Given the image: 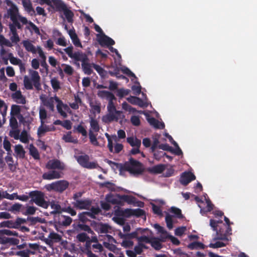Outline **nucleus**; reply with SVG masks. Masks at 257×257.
<instances>
[{"label": "nucleus", "mask_w": 257, "mask_h": 257, "mask_svg": "<svg viewBox=\"0 0 257 257\" xmlns=\"http://www.w3.org/2000/svg\"><path fill=\"white\" fill-rule=\"evenodd\" d=\"M134 242L127 239H123L121 245L125 248H130L133 246Z\"/></svg>", "instance_id": "obj_60"}, {"label": "nucleus", "mask_w": 257, "mask_h": 257, "mask_svg": "<svg viewBox=\"0 0 257 257\" xmlns=\"http://www.w3.org/2000/svg\"><path fill=\"white\" fill-rule=\"evenodd\" d=\"M99 185L100 187L103 188L105 187L107 188L109 190L111 191H115V185L114 183L110 182L109 181H106L103 183H100Z\"/></svg>", "instance_id": "obj_38"}, {"label": "nucleus", "mask_w": 257, "mask_h": 257, "mask_svg": "<svg viewBox=\"0 0 257 257\" xmlns=\"http://www.w3.org/2000/svg\"><path fill=\"white\" fill-rule=\"evenodd\" d=\"M107 109L108 112L109 113H113L118 115H122V112L121 111L116 110L113 102H108Z\"/></svg>", "instance_id": "obj_37"}, {"label": "nucleus", "mask_w": 257, "mask_h": 257, "mask_svg": "<svg viewBox=\"0 0 257 257\" xmlns=\"http://www.w3.org/2000/svg\"><path fill=\"white\" fill-rule=\"evenodd\" d=\"M73 47L72 46H70L64 49V51L68 55V56L71 59L74 60L76 61H81L82 63L83 61H88L89 58L87 55L81 51H76L75 52H73Z\"/></svg>", "instance_id": "obj_6"}, {"label": "nucleus", "mask_w": 257, "mask_h": 257, "mask_svg": "<svg viewBox=\"0 0 257 257\" xmlns=\"http://www.w3.org/2000/svg\"><path fill=\"white\" fill-rule=\"evenodd\" d=\"M170 212L173 213L175 216L179 219L183 218V215L182 214L181 210L175 207H172L170 208Z\"/></svg>", "instance_id": "obj_45"}, {"label": "nucleus", "mask_w": 257, "mask_h": 257, "mask_svg": "<svg viewBox=\"0 0 257 257\" xmlns=\"http://www.w3.org/2000/svg\"><path fill=\"white\" fill-rule=\"evenodd\" d=\"M76 239L80 242H84L88 239H89V236L86 232H80L76 237Z\"/></svg>", "instance_id": "obj_44"}, {"label": "nucleus", "mask_w": 257, "mask_h": 257, "mask_svg": "<svg viewBox=\"0 0 257 257\" xmlns=\"http://www.w3.org/2000/svg\"><path fill=\"white\" fill-rule=\"evenodd\" d=\"M29 195L23 194L17 196V199L22 201L26 202L30 198H31V201L35 203L37 206L47 209L49 206V203L45 199V194L44 192L39 190L30 191Z\"/></svg>", "instance_id": "obj_1"}, {"label": "nucleus", "mask_w": 257, "mask_h": 257, "mask_svg": "<svg viewBox=\"0 0 257 257\" xmlns=\"http://www.w3.org/2000/svg\"><path fill=\"white\" fill-rule=\"evenodd\" d=\"M13 46L10 40L6 39L3 35L0 34V46L1 47H4V46L12 47Z\"/></svg>", "instance_id": "obj_39"}, {"label": "nucleus", "mask_w": 257, "mask_h": 257, "mask_svg": "<svg viewBox=\"0 0 257 257\" xmlns=\"http://www.w3.org/2000/svg\"><path fill=\"white\" fill-rule=\"evenodd\" d=\"M89 138L91 143L94 146H98V142L97 140L96 135L91 131H89Z\"/></svg>", "instance_id": "obj_52"}, {"label": "nucleus", "mask_w": 257, "mask_h": 257, "mask_svg": "<svg viewBox=\"0 0 257 257\" xmlns=\"http://www.w3.org/2000/svg\"><path fill=\"white\" fill-rule=\"evenodd\" d=\"M105 199L107 202L111 203L112 204H116L118 203V200L111 194L106 195Z\"/></svg>", "instance_id": "obj_55"}, {"label": "nucleus", "mask_w": 257, "mask_h": 257, "mask_svg": "<svg viewBox=\"0 0 257 257\" xmlns=\"http://www.w3.org/2000/svg\"><path fill=\"white\" fill-rule=\"evenodd\" d=\"M21 110L20 106L16 104L12 105L11 106V116H18L19 119H20L19 116H20V117L22 118L23 116L20 113Z\"/></svg>", "instance_id": "obj_25"}, {"label": "nucleus", "mask_w": 257, "mask_h": 257, "mask_svg": "<svg viewBox=\"0 0 257 257\" xmlns=\"http://www.w3.org/2000/svg\"><path fill=\"white\" fill-rule=\"evenodd\" d=\"M24 85L27 90H32L33 85L37 90H41V77L36 71H32L31 78L26 75L24 77Z\"/></svg>", "instance_id": "obj_5"}, {"label": "nucleus", "mask_w": 257, "mask_h": 257, "mask_svg": "<svg viewBox=\"0 0 257 257\" xmlns=\"http://www.w3.org/2000/svg\"><path fill=\"white\" fill-rule=\"evenodd\" d=\"M15 154L16 157L20 159H23L25 158L26 151H25L22 145L19 144L15 146Z\"/></svg>", "instance_id": "obj_16"}, {"label": "nucleus", "mask_w": 257, "mask_h": 257, "mask_svg": "<svg viewBox=\"0 0 257 257\" xmlns=\"http://www.w3.org/2000/svg\"><path fill=\"white\" fill-rule=\"evenodd\" d=\"M49 203V205H50L51 208L53 209L52 211L51 212V214H60L62 211L61 206L58 204V202H56L55 201H52L50 202L48 201Z\"/></svg>", "instance_id": "obj_21"}, {"label": "nucleus", "mask_w": 257, "mask_h": 257, "mask_svg": "<svg viewBox=\"0 0 257 257\" xmlns=\"http://www.w3.org/2000/svg\"><path fill=\"white\" fill-rule=\"evenodd\" d=\"M92 67L101 76L104 77L106 74V71L99 65L92 63Z\"/></svg>", "instance_id": "obj_42"}, {"label": "nucleus", "mask_w": 257, "mask_h": 257, "mask_svg": "<svg viewBox=\"0 0 257 257\" xmlns=\"http://www.w3.org/2000/svg\"><path fill=\"white\" fill-rule=\"evenodd\" d=\"M22 2L26 11H27L28 13H35V11L33 8L32 4L30 0H22Z\"/></svg>", "instance_id": "obj_34"}, {"label": "nucleus", "mask_w": 257, "mask_h": 257, "mask_svg": "<svg viewBox=\"0 0 257 257\" xmlns=\"http://www.w3.org/2000/svg\"><path fill=\"white\" fill-rule=\"evenodd\" d=\"M1 227H8L10 228H15L16 226L14 221L13 220L4 221L0 223Z\"/></svg>", "instance_id": "obj_48"}, {"label": "nucleus", "mask_w": 257, "mask_h": 257, "mask_svg": "<svg viewBox=\"0 0 257 257\" xmlns=\"http://www.w3.org/2000/svg\"><path fill=\"white\" fill-rule=\"evenodd\" d=\"M75 158L78 164L83 168L93 169L99 167L96 162H89L90 158L88 155L84 154V155L78 156H75Z\"/></svg>", "instance_id": "obj_7"}, {"label": "nucleus", "mask_w": 257, "mask_h": 257, "mask_svg": "<svg viewBox=\"0 0 257 257\" xmlns=\"http://www.w3.org/2000/svg\"><path fill=\"white\" fill-rule=\"evenodd\" d=\"M44 105L47 107L50 110L53 111L54 108L53 98L51 97L49 99L46 100L44 103Z\"/></svg>", "instance_id": "obj_58"}, {"label": "nucleus", "mask_w": 257, "mask_h": 257, "mask_svg": "<svg viewBox=\"0 0 257 257\" xmlns=\"http://www.w3.org/2000/svg\"><path fill=\"white\" fill-rule=\"evenodd\" d=\"M128 212H130V214L135 215L137 217H141L144 215H145V211L140 208H137L135 209H127L126 210Z\"/></svg>", "instance_id": "obj_35"}, {"label": "nucleus", "mask_w": 257, "mask_h": 257, "mask_svg": "<svg viewBox=\"0 0 257 257\" xmlns=\"http://www.w3.org/2000/svg\"><path fill=\"white\" fill-rule=\"evenodd\" d=\"M122 198L124 201L130 204L135 203L136 200L135 197L128 195H124Z\"/></svg>", "instance_id": "obj_64"}, {"label": "nucleus", "mask_w": 257, "mask_h": 257, "mask_svg": "<svg viewBox=\"0 0 257 257\" xmlns=\"http://www.w3.org/2000/svg\"><path fill=\"white\" fill-rule=\"evenodd\" d=\"M9 27L12 34H18L17 29L22 30L23 27L20 21H17V23L15 24L14 22L10 23Z\"/></svg>", "instance_id": "obj_26"}, {"label": "nucleus", "mask_w": 257, "mask_h": 257, "mask_svg": "<svg viewBox=\"0 0 257 257\" xmlns=\"http://www.w3.org/2000/svg\"><path fill=\"white\" fill-rule=\"evenodd\" d=\"M61 177V174L59 172L53 170L47 173H45L43 175V178L46 180H52L55 179H59Z\"/></svg>", "instance_id": "obj_17"}, {"label": "nucleus", "mask_w": 257, "mask_h": 257, "mask_svg": "<svg viewBox=\"0 0 257 257\" xmlns=\"http://www.w3.org/2000/svg\"><path fill=\"white\" fill-rule=\"evenodd\" d=\"M8 14L10 16L11 21L12 22H14L15 24L17 23V21H20L23 25L28 24L36 34H40L38 27L32 22L28 21L26 17L19 14L18 9L15 5L13 4L11 6L10 8L8 10Z\"/></svg>", "instance_id": "obj_2"}, {"label": "nucleus", "mask_w": 257, "mask_h": 257, "mask_svg": "<svg viewBox=\"0 0 257 257\" xmlns=\"http://www.w3.org/2000/svg\"><path fill=\"white\" fill-rule=\"evenodd\" d=\"M81 66L85 74L90 75L92 73L93 70L91 68L92 67V63H88V61H83L81 64Z\"/></svg>", "instance_id": "obj_23"}, {"label": "nucleus", "mask_w": 257, "mask_h": 257, "mask_svg": "<svg viewBox=\"0 0 257 257\" xmlns=\"http://www.w3.org/2000/svg\"><path fill=\"white\" fill-rule=\"evenodd\" d=\"M43 124H41V125L38 129L37 134L39 137H41L42 136L44 135L45 133L51 131L48 126L45 125L43 126Z\"/></svg>", "instance_id": "obj_47"}, {"label": "nucleus", "mask_w": 257, "mask_h": 257, "mask_svg": "<svg viewBox=\"0 0 257 257\" xmlns=\"http://www.w3.org/2000/svg\"><path fill=\"white\" fill-rule=\"evenodd\" d=\"M51 84L54 90L57 91L60 89V82L56 78H53L51 80Z\"/></svg>", "instance_id": "obj_59"}, {"label": "nucleus", "mask_w": 257, "mask_h": 257, "mask_svg": "<svg viewBox=\"0 0 257 257\" xmlns=\"http://www.w3.org/2000/svg\"><path fill=\"white\" fill-rule=\"evenodd\" d=\"M68 186L69 183L68 181L65 180L58 181L50 184L48 189L62 192L68 187Z\"/></svg>", "instance_id": "obj_9"}, {"label": "nucleus", "mask_w": 257, "mask_h": 257, "mask_svg": "<svg viewBox=\"0 0 257 257\" xmlns=\"http://www.w3.org/2000/svg\"><path fill=\"white\" fill-rule=\"evenodd\" d=\"M8 57L11 63L13 65H18L22 61L20 59L14 57L13 54L12 53H10L8 54Z\"/></svg>", "instance_id": "obj_51"}, {"label": "nucleus", "mask_w": 257, "mask_h": 257, "mask_svg": "<svg viewBox=\"0 0 257 257\" xmlns=\"http://www.w3.org/2000/svg\"><path fill=\"white\" fill-rule=\"evenodd\" d=\"M55 100L58 102L57 105V109L58 112L64 117H66L67 116V113L63 110L62 106H63V103L62 101L59 99V98L57 96L55 97Z\"/></svg>", "instance_id": "obj_31"}, {"label": "nucleus", "mask_w": 257, "mask_h": 257, "mask_svg": "<svg viewBox=\"0 0 257 257\" xmlns=\"http://www.w3.org/2000/svg\"><path fill=\"white\" fill-rule=\"evenodd\" d=\"M10 126L13 130L17 129L18 127V123L16 116H11L10 119Z\"/></svg>", "instance_id": "obj_54"}, {"label": "nucleus", "mask_w": 257, "mask_h": 257, "mask_svg": "<svg viewBox=\"0 0 257 257\" xmlns=\"http://www.w3.org/2000/svg\"><path fill=\"white\" fill-rule=\"evenodd\" d=\"M138 233L137 231H135L134 232H132L130 233H122L121 232H119L118 234L120 238L122 239H131L133 238H138Z\"/></svg>", "instance_id": "obj_28"}, {"label": "nucleus", "mask_w": 257, "mask_h": 257, "mask_svg": "<svg viewBox=\"0 0 257 257\" xmlns=\"http://www.w3.org/2000/svg\"><path fill=\"white\" fill-rule=\"evenodd\" d=\"M165 165L163 164H159L154 166L149 169V172L153 174H160L165 170Z\"/></svg>", "instance_id": "obj_27"}, {"label": "nucleus", "mask_w": 257, "mask_h": 257, "mask_svg": "<svg viewBox=\"0 0 257 257\" xmlns=\"http://www.w3.org/2000/svg\"><path fill=\"white\" fill-rule=\"evenodd\" d=\"M187 247L190 249H204L205 245L200 242L194 241L189 243Z\"/></svg>", "instance_id": "obj_36"}, {"label": "nucleus", "mask_w": 257, "mask_h": 257, "mask_svg": "<svg viewBox=\"0 0 257 257\" xmlns=\"http://www.w3.org/2000/svg\"><path fill=\"white\" fill-rule=\"evenodd\" d=\"M120 170L128 171L134 175L142 174L144 170L142 163L133 158H131L128 162H126L123 165H121Z\"/></svg>", "instance_id": "obj_4"}, {"label": "nucleus", "mask_w": 257, "mask_h": 257, "mask_svg": "<svg viewBox=\"0 0 257 257\" xmlns=\"http://www.w3.org/2000/svg\"><path fill=\"white\" fill-rule=\"evenodd\" d=\"M30 253L34 254V252L31 251L30 250H21L17 251L16 254L21 257H29Z\"/></svg>", "instance_id": "obj_61"}, {"label": "nucleus", "mask_w": 257, "mask_h": 257, "mask_svg": "<svg viewBox=\"0 0 257 257\" xmlns=\"http://www.w3.org/2000/svg\"><path fill=\"white\" fill-rule=\"evenodd\" d=\"M69 35L73 43V44L77 47L82 48V45L79 39L77 34H76L74 30H70L69 31Z\"/></svg>", "instance_id": "obj_20"}, {"label": "nucleus", "mask_w": 257, "mask_h": 257, "mask_svg": "<svg viewBox=\"0 0 257 257\" xmlns=\"http://www.w3.org/2000/svg\"><path fill=\"white\" fill-rule=\"evenodd\" d=\"M46 167L49 170L58 169L64 170L65 168L64 164L58 159L49 160L46 165Z\"/></svg>", "instance_id": "obj_11"}, {"label": "nucleus", "mask_w": 257, "mask_h": 257, "mask_svg": "<svg viewBox=\"0 0 257 257\" xmlns=\"http://www.w3.org/2000/svg\"><path fill=\"white\" fill-rule=\"evenodd\" d=\"M97 41L101 46H111L115 44L114 41L108 36L103 33L101 35H97Z\"/></svg>", "instance_id": "obj_12"}, {"label": "nucleus", "mask_w": 257, "mask_h": 257, "mask_svg": "<svg viewBox=\"0 0 257 257\" xmlns=\"http://www.w3.org/2000/svg\"><path fill=\"white\" fill-rule=\"evenodd\" d=\"M195 176L192 172H185L181 174L180 182L181 184L186 186L192 181L195 180Z\"/></svg>", "instance_id": "obj_13"}, {"label": "nucleus", "mask_w": 257, "mask_h": 257, "mask_svg": "<svg viewBox=\"0 0 257 257\" xmlns=\"http://www.w3.org/2000/svg\"><path fill=\"white\" fill-rule=\"evenodd\" d=\"M73 226L75 231L77 232H80L81 231H84L86 232V233H88L89 234H93L94 233L90 227L85 223H78L77 224H74Z\"/></svg>", "instance_id": "obj_15"}, {"label": "nucleus", "mask_w": 257, "mask_h": 257, "mask_svg": "<svg viewBox=\"0 0 257 257\" xmlns=\"http://www.w3.org/2000/svg\"><path fill=\"white\" fill-rule=\"evenodd\" d=\"M75 130H76L78 133L81 134L83 136L86 137L87 136V131L84 127L81 124L78 125L76 127H74Z\"/></svg>", "instance_id": "obj_53"}, {"label": "nucleus", "mask_w": 257, "mask_h": 257, "mask_svg": "<svg viewBox=\"0 0 257 257\" xmlns=\"http://www.w3.org/2000/svg\"><path fill=\"white\" fill-rule=\"evenodd\" d=\"M110 229L111 227L108 224L100 222L96 225L95 230L98 233H107Z\"/></svg>", "instance_id": "obj_19"}, {"label": "nucleus", "mask_w": 257, "mask_h": 257, "mask_svg": "<svg viewBox=\"0 0 257 257\" xmlns=\"http://www.w3.org/2000/svg\"><path fill=\"white\" fill-rule=\"evenodd\" d=\"M4 148L7 152L8 155H11L12 154V150L11 149L12 145L10 141L5 138L3 142Z\"/></svg>", "instance_id": "obj_43"}, {"label": "nucleus", "mask_w": 257, "mask_h": 257, "mask_svg": "<svg viewBox=\"0 0 257 257\" xmlns=\"http://www.w3.org/2000/svg\"><path fill=\"white\" fill-rule=\"evenodd\" d=\"M165 221L167 227L170 229H172L173 227V222L172 216L169 214H167L165 217Z\"/></svg>", "instance_id": "obj_56"}, {"label": "nucleus", "mask_w": 257, "mask_h": 257, "mask_svg": "<svg viewBox=\"0 0 257 257\" xmlns=\"http://www.w3.org/2000/svg\"><path fill=\"white\" fill-rule=\"evenodd\" d=\"M150 244H151V246L157 250H159L163 247L161 242L159 240L158 237L152 238Z\"/></svg>", "instance_id": "obj_29"}, {"label": "nucleus", "mask_w": 257, "mask_h": 257, "mask_svg": "<svg viewBox=\"0 0 257 257\" xmlns=\"http://www.w3.org/2000/svg\"><path fill=\"white\" fill-rule=\"evenodd\" d=\"M124 115H118L113 113H108L102 117V120L105 123H109L113 121H117L119 119L123 118Z\"/></svg>", "instance_id": "obj_14"}, {"label": "nucleus", "mask_w": 257, "mask_h": 257, "mask_svg": "<svg viewBox=\"0 0 257 257\" xmlns=\"http://www.w3.org/2000/svg\"><path fill=\"white\" fill-rule=\"evenodd\" d=\"M23 44L27 51L31 52L33 53H36L37 51L35 46L29 40L23 41Z\"/></svg>", "instance_id": "obj_30"}, {"label": "nucleus", "mask_w": 257, "mask_h": 257, "mask_svg": "<svg viewBox=\"0 0 257 257\" xmlns=\"http://www.w3.org/2000/svg\"><path fill=\"white\" fill-rule=\"evenodd\" d=\"M92 250L95 252H101L103 251V247L99 243H95L92 245Z\"/></svg>", "instance_id": "obj_57"}, {"label": "nucleus", "mask_w": 257, "mask_h": 257, "mask_svg": "<svg viewBox=\"0 0 257 257\" xmlns=\"http://www.w3.org/2000/svg\"><path fill=\"white\" fill-rule=\"evenodd\" d=\"M7 235L8 236H16L18 235V233L15 231H11L9 229H1L0 230V235Z\"/></svg>", "instance_id": "obj_50"}, {"label": "nucleus", "mask_w": 257, "mask_h": 257, "mask_svg": "<svg viewBox=\"0 0 257 257\" xmlns=\"http://www.w3.org/2000/svg\"><path fill=\"white\" fill-rule=\"evenodd\" d=\"M53 4L56 8L59 10L63 11L66 8V5L62 0H54Z\"/></svg>", "instance_id": "obj_46"}, {"label": "nucleus", "mask_w": 257, "mask_h": 257, "mask_svg": "<svg viewBox=\"0 0 257 257\" xmlns=\"http://www.w3.org/2000/svg\"><path fill=\"white\" fill-rule=\"evenodd\" d=\"M141 86L140 85V83L137 81L135 82V85H133L132 86V90L133 91L134 93L136 95H138L141 93Z\"/></svg>", "instance_id": "obj_49"}, {"label": "nucleus", "mask_w": 257, "mask_h": 257, "mask_svg": "<svg viewBox=\"0 0 257 257\" xmlns=\"http://www.w3.org/2000/svg\"><path fill=\"white\" fill-rule=\"evenodd\" d=\"M130 92V90L129 89H125L123 88L119 89L117 91V95L120 97L122 98L125 95H127Z\"/></svg>", "instance_id": "obj_62"}, {"label": "nucleus", "mask_w": 257, "mask_h": 257, "mask_svg": "<svg viewBox=\"0 0 257 257\" xmlns=\"http://www.w3.org/2000/svg\"><path fill=\"white\" fill-rule=\"evenodd\" d=\"M210 225L212 229L216 231V239L229 241L231 238H228V235L232 234V228L231 226H226L225 224L219 225H217L216 220L211 219Z\"/></svg>", "instance_id": "obj_3"}, {"label": "nucleus", "mask_w": 257, "mask_h": 257, "mask_svg": "<svg viewBox=\"0 0 257 257\" xmlns=\"http://www.w3.org/2000/svg\"><path fill=\"white\" fill-rule=\"evenodd\" d=\"M63 11L67 21L69 23H72L74 17L73 13L71 10L68 9L67 7Z\"/></svg>", "instance_id": "obj_41"}, {"label": "nucleus", "mask_w": 257, "mask_h": 257, "mask_svg": "<svg viewBox=\"0 0 257 257\" xmlns=\"http://www.w3.org/2000/svg\"><path fill=\"white\" fill-rule=\"evenodd\" d=\"M127 142L132 146L140 148L141 145V141L137 138L128 137L127 138Z\"/></svg>", "instance_id": "obj_32"}, {"label": "nucleus", "mask_w": 257, "mask_h": 257, "mask_svg": "<svg viewBox=\"0 0 257 257\" xmlns=\"http://www.w3.org/2000/svg\"><path fill=\"white\" fill-rule=\"evenodd\" d=\"M85 242L84 246V253L87 255V257H98L97 255L93 253L91 250L92 245L91 242L88 239Z\"/></svg>", "instance_id": "obj_18"}, {"label": "nucleus", "mask_w": 257, "mask_h": 257, "mask_svg": "<svg viewBox=\"0 0 257 257\" xmlns=\"http://www.w3.org/2000/svg\"><path fill=\"white\" fill-rule=\"evenodd\" d=\"M20 141L23 143H27L29 142L27 133L26 131L22 132L21 135L19 137Z\"/></svg>", "instance_id": "obj_63"}, {"label": "nucleus", "mask_w": 257, "mask_h": 257, "mask_svg": "<svg viewBox=\"0 0 257 257\" xmlns=\"http://www.w3.org/2000/svg\"><path fill=\"white\" fill-rule=\"evenodd\" d=\"M92 204V200L89 198L80 199L72 202L73 207L79 210H89Z\"/></svg>", "instance_id": "obj_8"}, {"label": "nucleus", "mask_w": 257, "mask_h": 257, "mask_svg": "<svg viewBox=\"0 0 257 257\" xmlns=\"http://www.w3.org/2000/svg\"><path fill=\"white\" fill-rule=\"evenodd\" d=\"M29 149L30 155L35 160H39L40 159V154L38 149L33 145V144L29 145Z\"/></svg>", "instance_id": "obj_24"}, {"label": "nucleus", "mask_w": 257, "mask_h": 257, "mask_svg": "<svg viewBox=\"0 0 257 257\" xmlns=\"http://www.w3.org/2000/svg\"><path fill=\"white\" fill-rule=\"evenodd\" d=\"M148 121L151 125L153 126L156 128L163 129L165 127L164 122H160L154 117L148 118Z\"/></svg>", "instance_id": "obj_22"}, {"label": "nucleus", "mask_w": 257, "mask_h": 257, "mask_svg": "<svg viewBox=\"0 0 257 257\" xmlns=\"http://www.w3.org/2000/svg\"><path fill=\"white\" fill-rule=\"evenodd\" d=\"M71 132H68L66 134L64 135L62 137V140H64L66 143H72L74 144H77L78 140L76 139H74L71 135Z\"/></svg>", "instance_id": "obj_33"}, {"label": "nucleus", "mask_w": 257, "mask_h": 257, "mask_svg": "<svg viewBox=\"0 0 257 257\" xmlns=\"http://www.w3.org/2000/svg\"><path fill=\"white\" fill-rule=\"evenodd\" d=\"M55 222L60 226H67L72 222V219L68 216L60 214L55 215Z\"/></svg>", "instance_id": "obj_10"}, {"label": "nucleus", "mask_w": 257, "mask_h": 257, "mask_svg": "<svg viewBox=\"0 0 257 257\" xmlns=\"http://www.w3.org/2000/svg\"><path fill=\"white\" fill-rule=\"evenodd\" d=\"M90 124L91 128L95 132H98L100 130V127L98 121L93 118H91L90 121Z\"/></svg>", "instance_id": "obj_40"}]
</instances>
